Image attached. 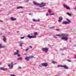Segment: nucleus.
<instances>
[{
  "instance_id": "17",
  "label": "nucleus",
  "mask_w": 76,
  "mask_h": 76,
  "mask_svg": "<svg viewBox=\"0 0 76 76\" xmlns=\"http://www.w3.org/2000/svg\"><path fill=\"white\" fill-rule=\"evenodd\" d=\"M62 67H64L65 69H69V68L66 65H63Z\"/></svg>"
},
{
  "instance_id": "46",
  "label": "nucleus",
  "mask_w": 76,
  "mask_h": 76,
  "mask_svg": "<svg viewBox=\"0 0 76 76\" xmlns=\"http://www.w3.org/2000/svg\"><path fill=\"white\" fill-rule=\"evenodd\" d=\"M29 47L30 48H32V47L31 46H30Z\"/></svg>"
},
{
  "instance_id": "44",
  "label": "nucleus",
  "mask_w": 76,
  "mask_h": 76,
  "mask_svg": "<svg viewBox=\"0 0 76 76\" xmlns=\"http://www.w3.org/2000/svg\"><path fill=\"white\" fill-rule=\"evenodd\" d=\"M35 22H37V20H35Z\"/></svg>"
},
{
  "instance_id": "18",
  "label": "nucleus",
  "mask_w": 76,
  "mask_h": 76,
  "mask_svg": "<svg viewBox=\"0 0 76 76\" xmlns=\"http://www.w3.org/2000/svg\"><path fill=\"white\" fill-rule=\"evenodd\" d=\"M17 9H23V8L21 6L17 7Z\"/></svg>"
},
{
  "instance_id": "10",
  "label": "nucleus",
  "mask_w": 76,
  "mask_h": 76,
  "mask_svg": "<svg viewBox=\"0 0 76 76\" xmlns=\"http://www.w3.org/2000/svg\"><path fill=\"white\" fill-rule=\"evenodd\" d=\"M3 41L4 42H6V37H5V36H4L3 37Z\"/></svg>"
},
{
  "instance_id": "4",
  "label": "nucleus",
  "mask_w": 76,
  "mask_h": 76,
  "mask_svg": "<svg viewBox=\"0 0 76 76\" xmlns=\"http://www.w3.org/2000/svg\"><path fill=\"white\" fill-rule=\"evenodd\" d=\"M13 62H11L8 65V66L9 67V68L10 69L13 68Z\"/></svg>"
},
{
  "instance_id": "8",
  "label": "nucleus",
  "mask_w": 76,
  "mask_h": 76,
  "mask_svg": "<svg viewBox=\"0 0 76 76\" xmlns=\"http://www.w3.org/2000/svg\"><path fill=\"white\" fill-rule=\"evenodd\" d=\"M59 20H58V22L60 23L61 22L62 20H63V18L61 17H59L58 18Z\"/></svg>"
},
{
  "instance_id": "37",
  "label": "nucleus",
  "mask_w": 76,
  "mask_h": 76,
  "mask_svg": "<svg viewBox=\"0 0 76 76\" xmlns=\"http://www.w3.org/2000/svg\"><path fill=\"white\" fill-rule=\"evenodd\" d=\"M26 1V2H28V1H28V0H26V1Z\"/></svg>"
},
{
  "instance_id": "51",
  "label": "nucleus",
  "mask_w": 76,
  "mask_h": 76,
  "mask_svg": "<svg viewBox=\"0 0 76 76\" xmlns=\"http://www.w3.org/2000/svg\"><path fill=\"white\" fill-rule=\"evenodd\" d=\"M75 58H76V56H75Z\"/></svg>"
},
{
  "instance_id": "40",
  "label": "nucleus",
  "mask_w": 76,
  "mask_h": 76,
  "mask_svg": "<svg viewBox=\"0 0 76 76\" xmlns=\"http://www.w3.org/2000/svg\"><path fill=\"white\" fill-rule=\"evenodd\" d=\"M29 50L28 48H27V49L26 50V51H28Z\"/></svg>"
},
{
  "instance_id": "50",
  "label": "nucleus",
  "mask_w": 76,
  "mask_h": 76,
  "mask_svg": "<svg viewBox=\"0 0 76 76\" xmlns=\"http://www.w3.org/2000/svg\"><path fill=\"white\" fill-rule=\"evenodd\" d=\"M29 15H31V13L29 14Z\"/></svg>"
},
{
  "instance_id": "35",
  "label": "nucleus",
  "mask_w": 76,
  "mask_h": 76,
  "mask_svg": "<svg viewBox=\"0 0 76 76\" xmlns=\"http://www.w3.org/2000/svg\"><path fill=\"white\" fill-rule=\"evenodd\" d=\"M18 57H20V54H18Z\"/></svg>"
},
{
  "instance_id": "45",
  "label": "nucleus",
  "mask_w": 76,
  "mask_h": 76,
  "mask_svg": "<svg viewBox=\"0 0 76 76\" xmlns=\"http://www.w3.org/2000/svg\"><path fill=\"white\" fill-rule=\"evenodd\" d=\"M33 21H35V19H33Z\"/></svg>"
},
{
  "instance_id": "22",
  "label": "nucleus",
  "mask_w": 76,
  "mask_h": 76,
  "mask_svg": "<svg viewBox=\"0 0 76 76\" xmlns=\"http://www.w3.org/2000/svg\"><path fill=\"white\" fill-rule=\"evenodd\" d=\"M22 60V58L21 57H19L18 58V60Z\"/></svg>"
},
{
  "instance_id": "42",
  "label": "nucleus",
  "mask_w": 76,
  "mask_h": 76,
  "mask_svg": "<svg viewBox=\"0 0 76 76\" xmlns=\"http://www.w3.org/2000/svg\"><path fill=\"white\" fill-rule=\"evenodd\" d=\"M2 35V33H0V35Z\"/></svg>"
},
{
  "instance_id": "30",
  "label": "nucleus",
  "mask_w": 76,
  "mask_h": 76,
  "mask_svg": "<svg viewBox=\"0 0 76 76\" xmlns=\"http://www.w3.org/2000/svg\"><path fill=\"white\" fill-rule=\"evenodd\" d=\"M55 14L54 13H52V14H50V15L51 16V15H55Z\"/></svg>"
},
{
  "instance_id": "14",
  "label": "nucleus",
  "mask_w": 76,
  "mask_h": 76,
  "mask_svg": "<svg viewBox=\"0 0 76 76\" xmlns=\"http://www.w3.org/2000/svg\"><path fill=\"white\" fill-rule=\"evenodd\" d=\"M34 36H33V37H34V38H36L37 37V36L38 35V34H37V32H36L34 33Z\"/></svg>"
},
{
  "instance_id": "19",
  "label": "nucleus",
  "mask_w": 76,
  "mask_h": 76,
  "mask_svg": "<svg viewBox=\"0 0 76 76\" xmlns=\"http://www.w3.org/2000/svg\"><path fill=\"white\" fill-rule=\"evenodd\" d=\"M11 20L13 21L14 20H16V18H13L11 17Z\"/></svg>"
},
{
  "instance_id": "52",
  "label": "nucleus",
  "mask_w": 76,
  "mask_h": 76,
  "mask_svg": "<svg viewBox=\"0 0 76 76\" xmlns=\"http://www.w3.org/2000/svg\"><path fill=\"white\" fill-rule=\"evenodd\" d=\"M17 32H19V31H17Z\"/></svg>"
},
{
  "instance_id": "12",
  "label": "nucleus",
  "mask_w": 76,
  "mask_h": 76,
  "mask_svg": "<svg viewBox=\"0 0 76 76\" xmlns=\"http://www.w3.org/2000/svg\"><path fill=\"white\" fill-rule=\"evenodd\" d=\"M27 37H28V38L29 39H31V38H34L35 37L31 36L30 34H29L27 36Z\"/></svg>"
},
{
  "instance_id": "47",
  "label": "nucleus",
  "mask_w": 76,
  "mask_h": 76,
  "mask_svg": "<svg viewBox=\"0 0 76 76\" xmlns=\"http://www.w3.org/2000/svg\"><path fill=\"white\" fill-rule=\"evenodd\" d=\"M46 15L47 16H48V14H46Z\"/></svg>"
},
{
  "instance_id": "15",
  "label": "nucleus",
  "mask_w": 76,
  "mask_h": 76,
  "mask_svg": "<svg viewBox=\"0 0 76 76\" xmlns=\"http://www.w3.org/2000/svg\"><path fill=\"white\" fill-rule=\"evenodd\" d=\"M33 4H34V5H36L37 6H39V4L37 3V2H36V1H34Z\"/></svg>"
},
{
  "instance_id": "13",
  "label": "nucleus",
  "mask_w": 76,
  "mask_h": 76,
  "mask_svg": "<svg viewBox=\"0 0 76 76\" xmlns=\"http://www.w3.org/2000/svg\"><path fill=\"white\" fill-rule=\"evenodd\" d=\"M31 58L30 56L26 57L25 59L27 60V61H29V59Z\"/></svg>"
},
{
  "instance_id": "34",
  "label": "nucleus",
  "mask_w": 76,
  "mask_h": 76,
  "mask_svg": "<svg viewBox=\"0 0 76 76\" xmlns=\"http://www.w3.org/2000/svg\"><path fill=\"white\" fill-rule=\"evenodd\" d=\"M21 39H23L24 38V37H20Z\"/></svg>"
},
{
  "instance_id": "24",
  "label": "nucleus",
  "mask_w": 76,
  "mask_h": 76,
  "mask_svg": "<svg viewBox=\"0 0 76 76\" xmlns=\"http://www.w3.org/2000/svg\"><path fill=\"white\" fill-rule=\"evenodd\" d=\"M63 67V65H58L57 67Z\"/></svg>"
},
{
  "instance_id": "16",
  "label": "nucleus",
  "mask_w": 76,
  "mask_h": 76,
  "mask_svg": "<svg viewBox=\"0 0 76 76\" xmlns=\"http://www.w3.org/2000/svg\"><path fill=\"white\" fill-rule=\"evenodd\" d=\"M16 52H15L14 53V55H17V54L19 53V50H16Z\"/></svg>"
},
{
  "instance_id": "48",
  "label": "nucleus",
  "mask_w": 76,
  "mask_h": 76,
  "mask_svg": "<svg viewBox=\"0 0 76 76\" xmlns=\"http://www.w3.org/2000/svg\"><path fill=\"white\" fill-rule=\"evenodd\" d=\"M1 64H2V63H1L0 62V65H1Z\"/></svg>"
},
{
  "instance_id": "23",
  "label": "nucleus",
  "mask_w": 76,
  "mask_h": 76,
  "mask_svg": "<svg viewBox=\"0 0 76 76\" xmlns=\"http://www.w3.org/2000/svg\"><path fill=\"white\" fill-rule=\"evenodd\" d=\"M56 27L55 26H53L51 27H49V29H53V28H55Z\"/></svg>"
},
{
  "instance_id": "21",
  "label": "nucleus",
  "mask_w": 76,
  "mask_h": 76,
  "mask_svg": "<svg viewBox=\"0 0 76 76\" xmlns=\"http://www.w3.org/2000/svg\"><path fill=\"white\" fill-rule=\"evenodd\" d=\"M66 14L67 15H68V16H72V14H71L70 13H69V12H67Z\"/></svg>"
},
{
  "instance_id": "11",
  "label": "nucleus",
  "mask_w": 76,
  "mask_h": 76,
  "mask_svg": "<svg viewBox=\"0 0 76 76\" xmlns=\"http://www.w3.org/2000/svg\"><path fill=\"white\" fill-rule=\"evenodd\" d=\"M19 44L20 47H22V44H23V42L22 41H20L18 42Z\"/></svg>"
},
{
  "instance_id": "31",
  "label": "nucleus",
  "mask_w": 76,
  "mask_h": 76,
  "mask_svg": "<svg viewBox=\"0 0 76 76\" xmlns=\"http://www.w3.org/2000/svg\"><path fill=\"white\" fill-rule=\"evenodd\" d=\"M73 47H76V44H75V45H74L73 46Z\"/></svg>"
},
{
  "instance_id": "27",
  "label": "nucleus",
  "mask_w": 76,
  "mask_h": 76,
  "mask_svg": "<svg viewBox=\"0 0 76 76\" xmlns=\"http://www.w3.org/2000/svg\"><path fill=\"white\" fill-rule=\"evenodd\" d=\"M66 49V48H64L63 49H60V51H63V50H64Z\"/></svg>"
},
{
  "instance_id": "28",
  "label": "nucleus",
  "mask_w": 76,
  "mask_h": 76,
  "mask_svg": "<svg viewBox=\"0 0 76 76\" xmlns=\"http://www.w3.org/2000/svg\"><path fill=\"white\" fill-rule=\"evenodd\" d=\"M57 35H56L55 36H53V37L54 38H57Z\"/></svg>"
},
{
  "instance_id": "38",
  "label": "nucleus",
  "mask_w": 76,
  "mask_h": 76,
  "mask_svg": "<svg viewBox=\"0 0 76 76\" xmlns=\"http://www.w3.org/2000/svg\"><path fill=\"white\" fill-rule=\"evenodd\" d=\"M61 56H64V54L62 53L61 54Z\"/></svg>"
},
{
  "instance_id": "20",
  "label": "nucleus",
  "mask_w": 76,
  "mask_h": 76,
  "mask_svg": "<svg viewBox=\"0 0 76 76\" xmlns=\"http://www.w3.org/2000/svg\"><path fill=\"white\" fill-rule=\"evenodd\" d=\"M6 46H1V45L0 43V49L1 48H5Z\"/></svg>"
},
{
  "instance_id": "25",
  "label": "nucleus",
  "mask_w": 76,
  "mask_h": 76,
  "mask_svg": "<svg viewBox=\"0 0 76 76\" xmlns=\"http://www.w3.org/2000/svg\"><path fill=\"white\" fill-rule=\"evenodd\" d=\"M52 63L53 64H56V63H57V62L54 61H52Z\"/></svg>"
},
{
  "instance_id": "36",
  "label": "nucleus",
  "mask_w": 76,
  "mask_h": 76,
  "mask_svg": "<svg viewBox=\"0 0 76 76\" xmlns=\"http://www.w3.org/2000/svg\"><path fill=\"white\" fill-rule=\"evenodd\" d=\"M30 58H33V57H34V56H31V57H30Z\"/></svg>"
},
{
  "instance_id": "29",
  "label": "nucleus",
  "mask_w": 76,
  "mask_h": 76,
  "mask_svg": "<svg viewBox=\"0 0 76 76\" xmlns=\"http://www.w3.org/2000/svg\"><path fill=\"white\" fill-rule=\"evenodd\" d=\"M67 61H69V62H71V60H69V59H67Z\"/></svg>"
},
{
  "instance_id": "32",
  "label": "nucleus",
  "mask_w": 76,
  "mask_h": 76,
  "mask_svg": "<svg viewBox=\"0 0 76 76\" xmlns=\"http://www.w3.org/2000/svg\"><path fill=\"white\" fill-rule=\"evenodd\" d=\"M18 69H21V67L20 66H19L18 67Z\"/></svg>"
},
{
  "instance_id": "2",
  "label": "nucleus",
  "mask_w": 76,
  "mask_h": 76,
  "mask_svg": "<svg viewBox=\"0 0 76 76\" xmlns=\"http://www.w3.org/2000/svg\"><path fill=\"white\" fill-rule=\"evenodd\" d=\"M66 20L68 21V22L64 21L63 22L62 24L64 25H67V24H69L70 23H71V21L69 20L67 18H66Z\"/></svg>"
},
{
  "instance_id": "1",
  "label": "nucleus",
  "mask_w": 76,
  "mask_h": 76,
  "mask_svg": "<svg viewBox=\"0 0 76 76\" xmlns=\"http://www.w3.org/2000/svg\"><path fill=\"white\" fill-rule=\"evenodd\" d=\"M56 36L62 37L61 38V39H63V40L65 39V41H67V39H68V38L66 37H68V34H56Z\"/></svg>"
},
{
  "instance_id": "3",
  "label": "nucleus",
  "mask_w": 76,
  "mask_h": 76,
  "mask_svg": "<svg viewBox=\"0 0 76 76\" xmlns=\"http://www.w3.org/2000/svg\"><path fill=\"white\" fill-rule=\"evenodd\" d=\"M45 5H46V3L42 2L39 5V6L40 7H44Z\"/></svg>"
},
{
  "instance_id": "49",
  "label": "nucleus",
  "mask_w": 76,
  "mask_h": 76,
  "mask_svg": "<svg viewBox=\"0 0 76 76\" xmlns=\"http://www.w3.org/2000/svg\"><path fill=\"white\" fill-rule=\"evenodd\" d=\"M34 26V25H31V26Z\"/></svg>"
},
{
  "instance_id": "41",
  "label": "nucleus",
  "mask_w": 76,
  "mask_h": 76,
  "mask_svg": "<svg viewBox=\"0 0 76 76\" xmlns=\"http://www.w3.org/2000/svg\"><path fill=\"white\" fill-rule=\"evenodd\" d=\"M56 31H59V29H56Z\"/></svg>"
},
{
  "instance_id": "26",
  "label": "nucleus",
  "mask_w": 76,
  "mask_h": 76,
  "mask_svg": "<svg viewBox=\"0 0 76 76\" xmlns=\"http://www.w3.org/2000/svg\"><path fill=\"white\" fill-rule=\"evenodd\" d=\"M48 12L49 13H51V10H48Z\"/></svg>"
},
{
  "instance_id": "43",
  "label": "nucleus",
  "mask_w": 76,
  "mask_h": 76,
  "mask_svg": "<svg viewBox=\"0 0 76 76\" xmlns=\"http://www.w3.org/2000/svg\"><path fill=\"white\" fill-rule=\"evenodd\" d=\"M0 22H3V21H2L1 20H0Z\"/></svg>"
},
{
  "instance_id": "39",
  "label": "nucleus",
  "mask_w": 76,
  "mask_h": 76,
  "mask_svg": "<svg viewBox=\"0 0 76 76\" xmlns=\"http://www.w3.org/2000/svg\"><path fill=\"white\" fill-rule=\"evenodd\" d=\"M37 22H40V21L39 20V19H38Z\"/></svg>"
},
{
  "instance_id": "5",
  "label": "nucleus",
  "mask_w": 76,
  "mask_h": 76,
  "mask_svg": "<svg viewBox=\"0 0 76 76\" xmlns=\"http://www.w3.org/2000/svg\"><path fill=\"white\" fill-rule=\"evenodd\" d=\"M48 50V49L46 48H42V51H44V52H47Z\"/></svg>"
},
{
  "instance_id": "9",
  "label": "nucleus",
  "mask_w": 76,
  "mask_h": 76,
  "mask_svg": "<svg viewBox=\"0 0 76 76\" xmlns=\"http://www.w3.org/2000/svg\"><path fill=\"white\" fill-rule=\"evenodd\" d=\"M63 6L64 7L66 8V9H67V10H70V7L66 5H65V4H64Z\"/></svg>"
},
{
  "instance_id": "33",
  "label": "nucleus",
  "mask_w": 76,
  "mask_h": 76,
  "mask_svg": "<svg viewBox=\"0 0 76 76\" xmlns=\"http://www.w3.org/2000/svg\"><path fill=\"white\" fill-rule=\"evenodd\" d=\"M10 76H15V75L14 74H12V75H10Z\"/></svg>"
},
{
  "instance_id": "53",
  "label": "nucleus",
  "mask_w": 76,
  "mask_h": 76,
  "mask_svg": "<svg viewBox=\"0 0 76 76\" xmlns=\"http://www.w3.org/2000/svg\"><path fill=\"white\" fill-rule=\"evenodd\" d=\"M0 53H1V51H0Z\"/></svg>"
},
{
  "instance_id": "7",
  "label": "nucleus",
  "mask_w": 76,
  "mask_h": 76,
  "mask_svg": "<svg viewBox=\"0 0 76 76\" xmlns=\"http://www.w3.org/2000/svg\"><path fill=\"white\" fill-rule=\"evenodd\" d=\"M0 70H3V71H6L7 70V69L3 67L0 68Z\"/></svg>"
},
{
  "instance_id": "6",
  "label": "nucleus",
  "mask_w": 76,
  "mask_h": 76,
  "mask_svg": "<svg viewBox=\"0 0 76 76\" xmlns=\"http://www.w3.org/2000/svg\"><path fill=\"white\" fill-rule=\"evenodd\" d=\"M41 65L42 66L47 67L48 66V64L47 63H42L41 64Z\"/></svg>"
}]
</instances>
